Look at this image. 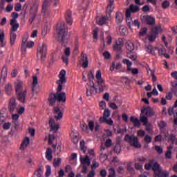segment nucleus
Wrapping results in <instances>:
<instances>
[{
	"mask_svg": "<svg viewBox=\"0 0 177 177\" xmlns=\"http://www.w3.org/2000/svg\"><path fill=\"white\" fill-rule=\"evenodd\" d=\"M10 26H12L10 31H12V32L17 31L19 27H20V25L19 24V23H17V21H15V22L14 23H12V21H10Z\"/></svg>",
	"mask_w": 177,
	"mask_h": 177,
	"instance_id": "72a5a7b5",
	"label": "nucleus"
},
{
	"mask_svg": "<svg viewBox=\"0 0 177 177\" xmlns=\"http://www.w3.org/2000/svg\"><path fill=\"white\" fill-rule=\"evenodd\" d=\"M88 129L91 132H93V130L95 129V122L93 120L88 122V124H86V123H84L83 125H82V130L83 132H88Z\"/></svg>",
	"mask_w": 177,
	"mask_h": 177,
	"instance_id": "f8f14e48",
	"label": "nucleus"
},
{
	"mask_svg": "<svg viewBox=\"0 0 177 177\" xmlns=\"http://www.w3.org/2000/svg\"><path fill=\"white\" fill-rule=\"evenodd\" d=\"M48 51V46L45 43L40 44L37 48V55H41V63L45 62V59H46V52Z\"/></svg>",
	"mask_w": 177,
	"mask_h": 177,
	"instance_id": "0eeeda50",
	"label": "nucleus"
},
{
	"mask_svg": "<svg viewBox=\"0 0 177 177\" xmlns=\"http://www.w3.org/2000/svg\"><path fill=\"white\" fill-rule=\"evenodd\" d=\"M158 127L160 128V129H164L165 127H167V122H164V120H162L159 124Z\"/></svg>",
	"mask_w": 177,
	"mask_h": 177,
	"instance_id": "e2e57ef3",
	"label": "nucleus"
},
{
	"mask_svg": "<svg viewBox=\"0 0 177 177\" xmlns=\"http://www.w3.org/2000/svg\"><path fill=\"white\" fill-rule=\"evenodd\" d=\"M49 125L51 128V131H53L54 133H56V132L59 131V124L55 123V120L51 118L49 120Z\"/></svg>",
	"mask_w": 177,
	"mask_h": 177,
	"instance_id": "f3484780",
	"label": "nucleus"
},
{
	"mask_svg": "<svg viewBox=\"0 0 177 177\" xmlns=\"http://www.w3.org/2000/svg\"><path fill=\"white\" fill-rule=\"evenodd\" d=\"M130 121L133 122L134 127H140V122L139 121V119H138V118L131 116L130 118Z\"/></svg>",
	"mask_w": 177,
	"mask_h": 177,
	"instance_id": "f704fd0d",
	"label": "nucleus"
},
{
	"mask_svg": "<svg viewBox=\"0 0 177 177\" xmlns=\"http://www.w3.org/2000/svg\"><path fill=\"white\" fill-rule=\"evenodd\" d=\"M80 162L83 165H87V167H89V165H91V159H89L88 156H86L85 158L80 156Z\"/></svg>",
	"mask_w": 177,
	"mask_h": 177,
	"instance_id": "b1692460",
	"label": "nucleus"
},
{
	"mask_svg": "<svg viewBox=\"0 0 177 177\" xmlns=\"http://www.w3.org/2000/svg\"><path fill=\"white\" fill-rule=\"evenodd\" d=\"M155 150L159 154H161L162 153V148H161V147H160L158 145L155 146Z\"/></svg>",
	"mask_w": 177,
	"mask_h": 177,
	"instance_id": "338daca9",
	"label": "nucleus"
},
{
	"mask_svg": "<svg viewBox=\"0 0 177 177\" xmlns=\"http://www.w3.org/2000/svg\"><path fill=\"white\" fill-rule=\"evenodd\" d=\"M109 19H110V17H107V15L106 17H102L98 21V24L100 26H103V24H106V21H107Z\"/></svg>",
	"mask_w": 177,
	"mask_h": 177,
	"instance_id": "4c0bfd02",
	"label": "nucleus"
},
{
	"mask_svg": "<svg viewBox=\"0 0 177 177\" xmlns=\"http://www.w3.org/2000/svg\"><path fill=\"white\" fill-rule=\"evenodd\" d=\"M10 125H12L10 122L4 123L3 125V129H5L6 131H8L10 128Z\"/></svg>",
	"mask_w": 177,
	"mask_h": 177,
	"instance_id": "69168bd1",
	"label": "nucleus"
},
{
	"mask_svg": "<svg viewBox=\"0 0 177 177\" xmlns=\"http://www.w3.org/2000/svg\"><path fill=\"white\" fill-rule=\"evenodd\" d=\"M82 67L83 68H86L88 67V65L89 64V61L88 60V56L86 54H83L82 56Z\"/></svg>",
	"mask_w": 177,
	"mask_h": 177,
	"instance_id": "473e14b6",
	"label": "nucleus"
},
{
	"mask_svg": "<svg viewBox=\"0 0 177 177\" xmlns=\"http://www.w3.org/2000/svg\"><path fill=\"white\" fill-rule=\"evenodd\" d=\"M129 8L130 10H131V13H137V12L140 10V8L138 6H135L133 4L130 5Z\"/></svg>",
	"mask_w": 177,
	"mask_h": 177,
	"instance_id": "c9c22d12",
	"label": "nucleus"
},
{
	"mask_svg": "<svg viewBox=\"0 0 177 177\" xmlns=\"http://www.w3.org/2000/svg\"><path fill=\"white\" fill-rule=\"evenodd\" d=\"M172 93H174L176 96H177V83L174 84V87L171 88Z\"/></svg>",
	"mask_w": 177,
	"mask_h": 177,
	"instance_id": "774afa93",
	"label": "nucleus"
},
{
	"mask_svg": "<svg viewBox=\"0 0 177 177\" xmlns=\"http://www.w3.org/2000/svg\"><path fill=\"white\" fill-rule=\"evenodd\" d=\"M88 78L91 84H92V82H93V80H95V75H93V72L92 71H90L88 73Z\"/></svg>",
	"mask_w": 177,
	"mask_h": 177,
	"instance_id": "37998d69",
	"label": "nucleus"
},
{
	"mask_svg": "<svg viewBox=\"0 0 177 177\" xmlns=\"http://www.w3.org/2000/svg\"><path fill=\"white\" fill-rule=\"evenodd\" d=\"M8 77V72L6 68H3L1 70V74L0 77V84H3Z\"/></svg>",
	"mask_w": 177,
	"mask_h": 177,
	"instance_id": "5701e85b",
	"label": "nucleus"
},
{
	"mask_svg": "<svg viewBox=\"0 0 177 177\" xmlns=\"http://www.w3.org/2000/svg\"><path fill=\"white\" fill-rule=\"evenodd\" d=\"M66 99H67V97L66 96V93L64 92L51 93L49 95L48 102H50V106H55V104L56 103V100H57L58 102H62V103H64Z\"/></svg>",
	"mask_w": 177,
	"mask_h": 177,
	"instance_id": "7ed1b4c3",
	"label": "nucleus"
},
{
	"mask_svg": "<svg viewBox=\"0 0 177 177\" xmlns=\"http://www.w3.org/2000/svg\"><path fill=\"white\" fill-rule=\"evenodd\" d=\"M16 38H17V35L15 33V32L10 31V44L11 46L15 45V42L16 41Z\"/></svg>",
	"mask_w": 177,
	"mask_h": 177,
	"instance_id": "c85d7f7f",
	"label": "nucleus"
},
{
	"mask_svg": "<svg viewBox=\"0 0 177 177\" xmlns=\"http://www.w3.org/2000/svg\"><path fill=\"white\" fill-rule=\"evenodd\" d=\"M140 121L143 122V125L145 127L146 131L150 132L151 131V124L147 123L149 122V119L145 115H140Z\"/></svg>",
	"mask_w": 177,
	"mask_h": 177,
	"instance_id": "ddd939ff",
	"label": "nucleus"
},
{
	"mask_svg": "<svg viewBox=\"0 0 177 177\" xmlns=\"http://www.w3.org/2000/svg\"><path fill=\"white\" fill-rule=\"evenodd\" d=\"M141 20L142 21H146L148 26H154L156 24V18L149 15H144Z\"/></svg>",
	"mask_w": 177,
	"mask_h": 177,
	"instance_id": "2eb2a0df",
	"label": "nucleus"
},
{
	"mask_svg": "<svg viewBox=\"0 0 177 177\" xmlns=\"http://www.w3.org/2000/svg\"><path fill=\"white\" fill-rule=\"evenodd\" d=\"M124 20V15L122 13L118 12H116V17H115V21L118 26H120L122 23V21Z\"/></svg>",
	"mask_w": 177,
	"mask_h": 177,
	"instance_id": "393cba45",
	"label": "nucleus"
},
{
	"mask_svg": "<svg viewBox=\"0 0 177 177\" xmlns=\"http://www.w3.org/2000/svg\"><path fill=\"white\" fill-rule=\"evenodd\" d=\"M32 79H33V81H32V92H35V86H37V84H38V77L37 76H33Z\"/></svg>",
	"mask_w": 177,
	"mask_h": 177,
	"instance_id": "58836bf2",
	"label": "nucleus"
},
{
	"mask_svg": "<svg viewBox=\"0 0 177 177\" xmlns=\"http://www.w3.org/2000/svg\"><path fill=\"white\" fill-rule=\"evenodd\" d=\"M33 177H44V167H39L33 174Z\"/></svg>",
	"mask_w": 177,
	"mask_h": 177,
	"instance_id": "c756f323",
	"label": "nucleus"
},
{
	"mask_svg": "<svg viewBox=\"0 0 177 177\" xmlns=\"http://www.w3.org/2000/svg\"><path fill=\"white\" fill-rule=\"evenodd\" d=\"M59 2H60V0H44L42 6L41 13L45 15V16H48L49 13H50V10H49L50 3H53V6L56 8Z\"/></svg>",
	"mask_w": 177,
	"mask_h": 177,
	"instance_id": "39448f33",
	"label": "nucleus"
},
{
	"mask_svg": "<svg viewBox=\"0 0 177 177\" xmlns=\"http://www.w3.org/2000/svg\"><path fill=\"white\" fill-rule=\"evenodd\" d=\"M126 48L129 52H132L133 49H135V46H133V43L131 41H127L126 44Z\"/></svg>",
	"mask_w": 177,
	"mask_h": 177,
	"instance_id": "e433bc0d",
	"label": "nucleus"
},
{
	"mask_svg": "<svg viewBox=\"0 0 177 177\" xmlns=\"http://www.w3.org/2000/svg\"><path fill=\"white\" fill-rule=\"evenodd\" d=\"M162 31L161 29V26H155L151 28V32L148 36L149 42H154L156 41V38L158 36V33Z\"/></svg>",
	"mask_w": 177,
	"mask_h": 177,
	"instance_id": "6e6552de",
	"label": "nucleus"
},
{
	"mask_svg": "<svg viewBox=\"0 0 177 177\" xmlns=\"http://www.w3.org/2000/svg\"><path fill=\"white\" fill-rule=\"evenodd\" d=\"M130 71L131 72V74H133V75H136V74H139V69L137 68L130 67Z\"/></svg>",
	"mask_w": 177,
	"mask_h": 177,
	"instance_id": "5fc2aeb1",
	"label": "nucleus"
},
{
	"mask_svg": "<svg viewBox=\"0 0 177 177\" xmlns=\"http://www.w3.org/2000/svg\"><path fill=\"white\" fill-rule=\"evenodd\" d=\"M122 46H124V41H122V39H119L118 42L113 46V49L114 50H116V52H121Z\"/></svg>",
	"mask_w": 177,
	"mask_h": 177,
	"instance_id": "6ab92c4d",
	"label": "nucleus"
},
{
	"mask_svg": "<svg viewBox=\"0 0 177 177\" xmlns=\"http://www.w3.org/2000/svg\"><path fill=\"white\" fill-rule=\"evenodd\" d=\"M100 89L99 92H97V88L93 82L90 83V86H86V96H92V95H95V93H100Z\"/></svg>",
	"mask_w": 177,
	"mask_h": 177,
	"instance_id": "9d476101",
	"label": "nucleus"
},
{
	"mask_svg": "<svg viewBox=\"0 0 177 177\" xmlns=\"http://www.w3.org/2000/svg\"><path fill=\"white\" fill-rule=\"evenodd\" d=\"M3 39H5V33L2 32L0 35V42L1 44L2 48H3V46H5V45H6V43L3 41Z\"/></svg>",
	"mask_w": 177,
	"mask_h": 177,
	"instance_id": "a18cd8bd",
	"label": "nucleus"
},
{
	"mask_svg": "<svg viewBox=\"0 0 177 177\" xmlns=\"http://www.w3.org/2000/svg\"><path fill=\"white\" fill-rule=\"evenodd\" d=\"M80 150L84 154H86V152H88L89 156H95V151L93 149H87L86 147L85 146V141L84 140L80 142Z\"/></svg>",
	"mask_w": 177,
	"mask_h": 177,
	"instance_id": "4468645a",
	"label": "nucleus"
},
{
	"mask_svg": "<svg viewBox=\"0 0 177 177\" xmlns=\"http://www.w3.org/2000/svg\"><path fill=\"white\" fill-rule=\"evenodd\" d=\"M58 35L57 37V41L60 42L62 45H66L67 43V28H66V24L61 22L57 24Z\"/></svg>",
	"mask_w": 177,
	"mask_h": 177,
	"instance_id": "f257e3e1",
	"label": "nucleus"
},
{
	"mask_svg": "<svg viewBox=\"0 0 177 177\" xmlns=\"http://www.w3.org/2000/svg\"><path fill=\"white\" fill-rule=\"evenodd\" d=\"M122 63L127 66V71L129 73V71H131V67H132V62L129 61L128 59H123Z\"/></svg>",
	"mask_w": 177,
	"mask_h": 177,
	"instance_id": "2f4dec72",
	"label": "nucleus"
},
{
	"mask_svg": "<svg viewBox=\"0 0 177 177\" xmlns=\"http://www.w3.org/2000/svg\"><path fill=\"white\" fill-rule=\"evenodd\" d=\"M55 111V118L57 119V121H59V120H62L63 118V113L60 111V108L55 107L54 109Z\"/></svg>",
	"mask_w": 177,
	"mask_h": 177,
	"instance_id": "aec40b11",
	"label": "nucleus"
},
{
	"mask_svg": "<svg viewBox=\"0 0 177 177\" xmlns=\"http://www.w3.org/2000/svg\"><path fill=\"white\" fill-rule=\"evenodd\" d=\"M147 34V28H142L140 30V35H146Z\"/></svg>",
	"mask_w": 177,
	"mask_h": 177,
	"instance_id": "680f3d73",
	"label": "nucleus"
},
{
	"mask_svg": "<svg viewBox=\"0 0 177 177\" xmlns=\"http://www.w3.org/2000/svg\"><path fill=\"white\" fill-rule=\"evenodd\" d=\"M70 136L71 138L72 142H73L75 145H77V143H78V132L72 131L70 134Z\"/></svg>",
	"mask_w": 177,
	"mask_h": 177,
	"instance_id": "bb28decb",
	"label": "nucleus"
},
{
	"mask_svg": "<svg viewBox=\"0 0 177 177\" xmlns=\"http://www.w3.org/2000/svg\"><path fill=\"white\" fill-rule=\"evenodd\" d=\"M62 162V158H55L54 159V167H57L59 165H60V163Z\"/></svg>",
	"mask_w": 177,
	"mask_h": 177,
	"instance_id": "8fccbe9b",
	"label": "nucleus"
},
{
	"mask_svg": "<svg viewBox=\"0 0 177 177\" xmlns=\"http://www.w3.org/2000/svg\"><path fill=\"white\" fill-rule=\"evenodd\" d=\"M140 115H145V117H154L156 115V112L150 106H144L141 109Z\"/></svg>",
	"mask_w": 177,
	"mask_h": 177,
	"instance_id": "1a4fd4ad",
	"label": "nucleus"
},
{
	"mask_svg": "<svg viewBox=\"0 0 177 177\" xmlns=\"http://www.w3.org/2000/svg\"><path fill=\"white\" fill-rule=\"evenodd\" d=\"M146 50L148 53H151V55H154V49H153V46H151V45L147 46Z\"/></svg>",
	"mask_w": 177,
	"mask_h": 177,
	"instance_id": "de8ad7c7",
	"label": "nucleus"
},
{
	"mask_svg": "<svg viewBox=\"0 0 177 177\" xmlns=\"http://www.w3.org/2000/svg\"><path fill=\"white\" fill-rule=\"evenodd\" d=\"M12 19L10 20V21H12V23H15L16 21H17V20H16V19H17V17H19V14L17 12H12Z\"/></svg>",
	"mask_w": 177,
	"mask_h": 177,
	"instance_id": "09e8293b",
	"label": "nucleus"
},
{
	"mask_svg": "<svg viewBox=\"0 0 177 177\" xmlns=\"http://www.w3.org/2000/svg\"><path fill=\"white\" fill-rule=\"evenodd\" d=\"M95 77L97 79V86L100 89V93H102V92H104V89L107 88V85H106L104 80L102 78V72L100 70L97 71Z\"/></svg>",
	"mask_w": 177,
	"mask_h": 177,
	"instance_id": "423d86ee",
	"label": "nucleus"
},
{
	"mask_svg": "<svg viewBox=\"0 0 177 177\" xmlns=\"http://www.w3.org/2000/svg\"><path fill=\"white\" fill-rule=\"evenodd\" d=\"M131 26H134V27L139 28L140 27V22H139V19H135L133 21H132Z\"/></svg>",
	"mask_w": 177,
	"mask_h": 177,
	"instance_id": "603ef678",
	"label": "nucleus"
},
{
	"mask_svg": "<svg viewBox=\"0 0 177 177\" xmlns=\"http://www.w3.org/2000/svg\"><path fill=\"white\" fill-rule=\"evenodd\" d=\"M152 167H153V160H151L149 163L146 164L145 165V169H147V171H150V169H152Z\"/></svg>",
	"mask_w": 177,
	"mask_h": 177,
	"instance_id": "3c124183",
	"label": "nucleus"
},
{
	"mask_svg": "<svg viewBox=\"0 0 177 177\" xmlns=\"http://www.w3.org/2000/svg\"><path fill=\"white\" fill-rule=\"evenodd\" d=\"M155 177H169V172L167 170L162 171V169L158 171V172L156 173L154 175Z\"/></svg>",
	"mask_w": 177,
	"mask_h": 177,
	"instance_id": "412c9836",
	"label": "nucleus"
},
{
	"mask_svg": "<svg viewBox=\"0 0 177 177\" xmlns=\"http://www.w3.org/2000/svg\"><path fill=\"white\" fill-rule=\"evenodd\" d=\"M113 10H114V0H109V4L106 7V17H111Z\"/></svg>",
	"mask_w": 177,
	"mask_h": 177,
	"instance_id": "dca6fc26",
	"label": "nucleus"
},
{
	"mask_svg": "<svg viewBox=\"0 0 177 177\" xmlns=\"http://www.w3.org/2000/svg\"><path fill=\"white\" fill-rule=\"evenodd\" d=\"M169 5H171L169 1L165 0L162 3V9H167V8H169Z\"/></svg>",
	"mask_w": 177,
	"mask_h": 177,
	"instance_id": "c03bdc74",
	"label": "nucleus"
},
{
	"mask_svg": "<svg viewBox=\"0 0 177 177\" xmlns=\"http://www.w3.org/2000/svg\"><path fill=\"white\" fill-rule=\"evenodd\" d=\"M137 135L138 136H140V138H143V136H145V135H146V132H145L144 130H138L137 132Z\"/></svg>",
	"mask_w": 177,
	"mask_h": 177,
	"instance_id": "bf43d9fd",
	"label": "nucleus"
},
{
	"mask_svg": "<svg viewBox=\"0 0 177 177\" xmlns=\"http://www.w3.org/2000/svg\"><path fill=\"white\" fill-rule=\"evenodd\" d=\"M172 149H174V147L169 146L167 147V151H166L165 156H171L172 154Z\"/></svg>",
	"mask_w": 177,
	"mask_h": 177,
	"instance_id": "6e6d98bb",
	"label": "nucleus"
},
{
	"mask_svg": "<svg viewBox=\"0 0 177 177\" xmlns=\"http://www.w3.org/2000/svg\"><path fill=\"white\" fill-rule=\"evenodd\" d=\"M135 168H136V169H137V171H140V172H142V171H143V166H142V165H140L139 163H136L135 165Z\"/></svg>",
	"mask_w": 177,
	"mask_h": 177,
	"instance_id": "052dcab7",
	"label": "nucleus"
},
{
	"mask_svg": "<svg viewBox=\"0 0 177 177\" xmlns=\"http://www.w3.org/2000/svg\"><path fill=\"white\" fill-rule=\"evenodd\" d=\"M161 165L158 164L157 162L152 160V171H153V175H156L158 171H160Z\"/></svg>",
	"mask_w": 177,
	"mask_h": 177,
	"instance_id": "4be33fe9",
	"label": "nucleus"
},
{
	"mask_svg": "<svg viewBox=\"0 0 177 177\" xmlns=\"http://www.w3.org/2000/svg\"><path fill=\"white\" fill-rule=\"evenodd\" d=\"M127 57L133 62H136V59H138V56L136 54L127 53Z\"/></svg>",
	"mask_w": 177,
	"mask_h": 177,
	"instance_id": "49530a36",
	"label": "nucleus"
},
{
	"mask_svg": "<svg viewBox=\"0 0 177 177\" xmlns=\"http://www.w3.org/2000/svg\"><path fill=\"white\" fill-rule=\"evenodd\" d=\"M57 84L58 85L57 88V93H60L62 92V90L63 89V84H66V82H59V81H57Z\"/></svg>",
	"mask_w": 177,
	"mask_h": 177,
	"instance_id": "ea45409f",
	"label": "nucleus"
},
{
	"mask_svg": "<svg viewBox=\"0 0 177 177\" xmlns=\"http://www.w3.org/2000/svg\"><path fill=\"white\" fill-rule=\"evenodd\" d=\"M124 140L127 142L131 147H134L135 149H140V147H142V145L139 143V138L134 135L130 136L129 134H127L124 136Z\"/></svg>",
	"mask_w": 177,
	"mask_h": 177,
	"instance_id": "20e7f679",
	"label": "nucleus"
},
{
	"mask_svg": "<svg viewBox=\"0 0 177 177\" xmlns=\"http://www.w3.org/2000/svg\"><path fill=\"white\" fill-rule=\"evenodd\" d=\"M38 12V4L35 3L30 7V13L32 15L29 19L30 24L34 22L35 17H37V13Z\"/></svg>",
	"mask_w": 177,
	"mask_h": 177,
	"instance_id": "9b49d317",
	"label": "nucleus"
},
{
	"mask_svg": "<svg viewBox=\"0 0 177 177\" xmlns=\"http://www.w3.org/2000/svg\"><path fill=\"white\" fill-rule=\"evenodd\" d=\"M15 84L17 99L19 102H21V103H24L27 96V90H23V82L21 80H17Z\"/></svg>",
	"mask_w": 177,
	"mask_h": 177,
	"instance_id": "f03ea898",
	"label": "nucleus"
},
{
	"mask_svg": "<svg viewBox=\"0 0 177 177\" xmlns=\"http://www.w3.org/2000/svg\"><path fill=\"white\" fill-rule=\"evenodd\" d=\"M46 171L45 176H46V177H48V176H50V174H51L50 166V165H47V166L46 167Z\"/></svg>",
	"mask_w": 177,
	"mask_h": 177,
	"instance_id": "13d9d810",
	"label": "nucleus"
},
{
	"mask_svg": "<svg viewBox=\"0 0 177 177\" xmlns=\"http://www.w3.org/2000/svg\"><path fill=\"white\" fill-rule=\"evenodd\" d=\"M104 145L107 149H109V147H111V146H113V140L110 138L106 139Z\"/></svg>",
	"mask_w": 177,
	"mask_h": 177,
	"instance_id": "79ce46f5",
	"label": "nucleus"
},
{
	"mask_svg": "<svg viewBox=\"0 0 177 177\" xmlns=\"http://www.w3.org/2000/svg\"><path fill=\"white\" fill-rule=\"evenodd\" d=\"M65 19L66 20V23L71 26L73 24V12L71 10L66 11L65 13Z\"/></svg>",
	"mask_w": 177,
	"mask_h": 177,
	"instance_id": "a211bd4d",
	"label": "nucleus"
},
{
	"mask_svg": "<svg viewBox=\"0 0 177 177\" xmlns=\"http://www.w3.org/2000/svg\"><path fill=\"white\" fill-rule=\"evenodd\" d=\"M144 140L145 142L147 143V145H149V143H151V140H152L151 136H150L149 135H146L144 137Z\"/></svg>",
	"mask_w": 177,
	"mask_h": 177,
	"instance_id": "864d4df0",
	"label": "nucleus"
},
{
	"mask_svg": "<svg viewBox=\"0 0 177 177\" xmlns=\"http://www.w3.org/2000/svg\"><path fill=\"white\" fill-rule=\"evenodd\" d=\"M113 151L116 154H120L121 153V145H115L113 147Z\"/></svg>",
	"mask_w": 177,
	"mask_h": 177,
	"instance_id": "a19ab883",
	"label": "nucleus"
},
{
	"mask_svg": "<svg viewBox=\"0 0 177 177\" xmlns=\"http://www.w3.org/2000/svg\"><path fill=\"white\" fill-rule=\"evenodd\" d=\"M110 109H105L104 111V117H105V118H109V117H110Z\"/></svg>",
	"mask_w": 177,
	"mask_h": 177,
	"instance_id": "4d7b16f0",
	"label": "nucleus"
},
{
	"mask_svg": "<svg viewBox=\"0 0 177 177\" xmlns=\"http://www.w3.org/2000/svg\"><path fill=\"white\" fill-rule=\"evenodd\" d=\"M109 177H115V170L114 169L111 168L109 169Z\"/></svg>",
	"mask_w": 177,
	"mask_h": 177,
	"instance_id": "0e129e2a",
	"label": "nucleus"
},
{
	"mask_svg": "<svg viewBox=\"0 0 177 177\" xmlns=\"http://www.w3.org/2000/svg\"><path fill=\"white\" fill-rule=\"evenodd\" d=\"M9 106H10V113H13L16 109V99L15 98H11L9 102Z\"/></svg>",
	"mask_w": 177,
	"mask_h": 177,
	"instance_id": "a878e982",
	"label": "nucleus"
},
{
	"mask_svg": "<svg viewBox=\"0 0 177 177\" xmlns=\"http://www.w3.org/2000/svg\"><path fill=\"white\" fill-rule=\"evenodd\" d=\"M30 144V138L28 137H26L21 144L20 149L24 150L27 146Z\"/></svg>",
	"mask_w": 177,
	"mask_h": 177,
	"instance_id": "7c9ffc66",
	"label": "nucleus"
},
{
	"mask_svg": "<svg viewBox=\"0 0 177 177\" xmlns=\"http://www.w3.org/2000/svg\"><path fill=\"white\" fill-rule=\"evenodd\" d=\"M59 82H67V79L66 78V71L62 70L59 73Z\"/></svg>",
	"mask_w": 177,
	"mask_h": 177,
	"instance_id": "cd10ccee",
	"label": "nucleus"
}]
</instances>
